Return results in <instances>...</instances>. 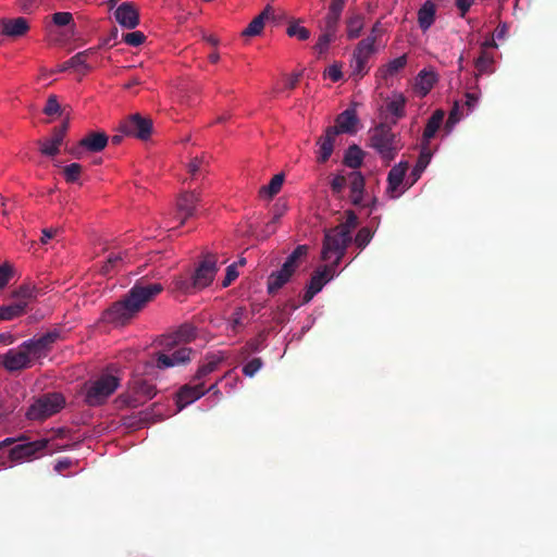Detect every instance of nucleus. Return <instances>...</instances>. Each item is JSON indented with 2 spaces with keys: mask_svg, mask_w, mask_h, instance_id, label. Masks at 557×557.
Listing matches in <instances>:
<instances>
[{
  "mask_svg": "<svg viewBox=\"0 0 557 557\" xmlns=\"http://www.w3.org/2000/svg\"><path fill=\"white\" fill-rule=\"evenodd\" d=\"M162 290L160 283H136L121 300L103 312V320L114 325H125Z\"/></svg>",
  "mask_w": 557,
  "mask_h": 557,
  "instance_id": "obj_1",
  "label": "nucleus"
},
{
  "mask_svg": "<svg viewBox=\"0 0 557 557\" xmlns=\"http://www.w3.org/2000/svg\"><path fill=\"white\" fill-rule=\"evenodd\" d=\"M369 147L388 164L397 157L404 145L400 136L392 131V125L381 122L369 131Z\"/></svg>",
  "mask_w": 557,
  "mask_h": 557,
  "instance_id": "obj_2",
  "label": "nucleus"
},
{
  "mask_svg": "<svg viewBox=\"0 0 557 557\" xmlns=\"http://www.w3.org/2000/svg\"><path fill=\"white\" fill-rule=\"evenodd\" d=\"M120 379L113 374H101L84 385V403L89 407H99L117 389Z\"/></svg>",
  "mask_w": 557,
  "mask_h": 557,
  "instance_id": "obj_3",
  "label": "nucleus"
},
{
  "mask_svg": "<svg viewBox=\"0 0 557 557\" xmlns=\"http://www.w3.org/2000/svg\"><path fill=\"white\" fill-rule=\"evenodd\" d=\"M216 257L208 255L199 262L190 278H180L176 281V287L184 292L190 293L191 289H202L209 286L218 271Z\"/></svg>",
  "mask_w": 557,
  "mask_h": 557,
  "instance_id": "obj_4",
  "label": "nucleus"
},
{
  "mask_svg": "<svg viewBox=\"0 0 557 557\" xmlns=\"http://www.w3.org/2000/svg\"><path fill=\"white\" fill-rule=\"evenodd\" d=\"M65 404V399L60 393H47L35 398L28 407L25 416L32 421H44L58 413Z\"/></svg>",
  "mask_w": 557,
  "mask_h": 557,
  "instance_id": "obj_5",
  "label": "nucleus"
},
{
  "mask_svg": "<svg viewBox=\"0 0 557 557\" xmlns=\"http://www.w3.org/2000/svg\"><path fill=\"white\" fill-rule=\"evenodd\" d=\"M156 394L157 388L153 384L143 377H135L129 382V392L121 394L115 401L119 407L136 408L153 398Z\"/></svg>",
  "mask_w": 557,
  "mask_h": 557,
  "instance_id": "obj_6",
  "label": "nucleus"
},
{
  "mask_svg": "<svg viewBox=\"0 0 557 557\" xmlns=\"http://www.w3.org/2000/svg\"><path fill=\"white\" fill-rule=\"evenodd\" d=\"M350 242L351 236H348L337 227L325 231L321 252L322 260L326 261L336 256L333 265H338Z\"/></svg>",
  "mask_w": 557,
  "mask_h": 557,
  "instance_id": "obj_7",
  "label": "nucleus"
},
{
  "mask_svg": "<svg viewBox=\"0 0 557 557\" xmlns=\"http://www.w3.org/2000/svg\"><path fill=\"white\" fill-rule=\"evenodd\" d=\"M376 37L374 35L368 36L360 40L354 50L352 60L350 63L351 76L359 79L362 78L368 72V62L370 57L374 53V44Z\"/></svg>",
  "mask_w": 557,
  "mask_h": 557,
  "instance_id": "obj_8",
  "label": "nucleus"
},
{
  "mask_svg": "<svg viewBox=\"0 0 557 557\" xmlns=\"http://www.w3.org/2000/svg\"><path fill=\"white\" fill-rule=\"evenodd\" d=\"M61 338V332L53 329L39 337H34L22 343V347L26 349L30 360L46 358L52 350L53 345Z\"/></svg>",
  "mask_w": 557,
  "mask_h": 557,
  "instance_id": "obj_9",
  "label": "nucleus"
},
{
  "mask_svg": "<svg viewBox=\"0 0 557 557\" xmlns=\"http://www.w3.org/2000/svg\"><path fill=\"white\" fill-rule=\"evenodd\" d=\"M48 444L49 440L47 438L16 444L10 449L9 458L14 462L30 461L42 456Z\"/></svg>",
  "mask_w": 557,
  "mask_h": 557,
  "instance_id": "obj_10",
  "label": "nucleus"
},
{
  "mask_svg": "<svg viewBox=\"0 0 557 557\" xmlns=\"http://www.w3.org/2000/svg\"><path fill=\"white\" fill-rule=\"evenodd\" d=\"M109 141V137L104 132L87 133L76 146L72 147L69 152L76 159H82L85 152H100Z\"/></svg>",
  "mask_w": 557,
  "mask_h": 557,
  "instance_id": "obj_11",
  "label": "nucleus"
},
{
  "mask_svg": "<svg viewBox=\"0 0 557 557\" xmlns=\"http://www.w3.org/2000/svg\"><path fill=\"white\" fill-rule=\"evenodd\" d=\"M152 125L151 119L135 113L121 123L120 131L124 135L133 136L140 140H147L152 133Z\"/></svg>",
  "mask_w": 557,
  "mask_h": 557,
  "instance_id": "obj_12",
  "label": "nucleus"
},
{
  "mask_svg": "<svg viewBox=\"0 0 557 557\" xmlns=\"http://www.w3.org/2000/svg\"><path fill=\"white\" fill-rule=\"evenodd\" d=\"M199 202L200 195L196 191H184L178 196L175 218L180 221V226L184 225L188 219L197 215Z\"/></svg>",
  "mask_w": 557,
  "mask_h": 557,
  "instance_id": "obj_13",
  "label": "nucleus"
},
{
  "mask_svg": "<svg viewBox=\"0 0 557 557\" xmlns=\"http://www.w3.org/2000/svg\"><path fill=\"white\" fill-rule=\"evenodd\" d=\"M0 364L9 372L21 371L32 367L33 362L22 344L17 348L9 349L0 355Z\"/></svg>",
  "mask_w": 557,
  "mask_h": 557,
  "instance_id": "obj_14",
  "label": "nucleus"
},
{
  "mask_svg": "<svg viewBox=\"0 0 557 557\" xmlns=\"http://www.w3.org/2000/svg\"><path fill=\"white\" fill-rule=\"evenodd\" d=\"M193 350L189 347L182 346L169 352H156V367L160 370L175 366L186 364L190 361Z\"/></svg>",
  "mask_w": 557,
  "mask_h": 557,
  "instance_id": "obj_15",
  "label": "nucleus"
},
{
  "mask_svg": "<svg viewBox=\"0 0 557 557\" xmlns=\"http://www.w3.org/2000/svg\"><path fill=\"white\" fill-rule=\"evenodd\" d=\"M69 126L70 121L66 117L60 126L53 128L51 138L38 143L40 152L48 157L57 156L60 152V146L64 140Z\"/></svg>",
  "mask_w": 557,
  "mask_h": 557,
  "instance_id": "obj_16",
  "label": "nucleus"
},
{
  "mask_svg": "<svg viewBox=\"0 0 557 557\" xmlns=\"http://www.w3.org/2000/svg\"><path fill=\"white\" fill-rule=\"evenodd\" d=\"M333 265H325L323 269L315 270L306 287L302 296V304H308L312 298L322 290L323 286L331 280Z\"/></svg>",
  "mask_w": 557,
  "mask_h": 557,
  "instance_id": "obj_17",
  "label": "nucleus"
},
{
  "mask_svg": "<svg viewBox=\"0 0 557 557\" xmlns=\"http://www.w3.org/2000/svg\"><path fill=\"white\" fill-rule=\"evenodd\" d=\"M29 28L28 20L23 16L0 20V34L4 37L12 39L21 38L28 33Z\"/></svg>",
  "mask_w": 557,
  "mask_h": 557,
  "instance_id": "obj_18",
  "label": "nucleus"
},
{
  "mask_svg": "<svg viewBox=\"0 0 557 557\" xmlns=\"http://www.w3.org/2000/svg\"><path fill=\"white\" fill-rule=\"evenodd\" d=\"M116 22L128 29L139 24V12L133 2H123L114 11Z\"/></svg>",
  "mask_w": 557,
  "mask_h": 557,
  "instance_id": "obj_19",
  "label": "nucleus"
},
{
  "mask_svg": "<svg viewBox=\"0 0 557 557\" xmlns=\"http://www.w3.org/2000/svg\"><path fill=\"white\" fill-rule=\"evenodd\" d=\"M338 136L336 127H326L324 134L317 140L319 147L317 151V161L325 163L334 151L335 139Z\"/></svg>",
  "mask_w": 557,
  "mask_h": 557,
  "instance_id": "obj_20",
  "label": "nucleus"
},
{
  "mask_svg": "<svg viewBox=\"0 0 557 557\" xmlns=\"http://www.w3.org/2000/svg\"><path fill=\"white\" fill-rule=\"evenodd\" d=\"M203 395H206V391L202 382H197L194 385H183L176 394V405L178 407V410H182L187 405L196 401Z\"/></svg>",
  "mask_w": 557,
  "mask_h": 557,
  "instance_id": "obj_21",
  "label": "nucleus"
},
{
  "mask_svg": "<svg viewBox=\"0 0 557 557\" xmlns=\"http://www.w3.org/2000/svg\"><path fill=\"white\" fill-rule=\"evenodd\" d=\"M131 261V255L128 250L124 251H112L109 253L106 262L100 269V273L104 276H111L117 271L122 270L126 263Z\"/></svg>",
  "mask_w": 557,
  "mask_h": 557,
  "instance_id": "obj_22",
  "label": "nucleus"
},
{
  "mask_svg": "<svg viewBox=\"0 0 557 557\" xmlns=\"http://www.w3.org/2000/svg\"><path fill=\"white\" fill-rule=\"evenodd\" d=\"M295 272L287 265H282L278 271L272 272L268 276L267 289L270 295L276 294L285 284H287Z\"/></svg>",
  "mask_w": 557,
  "mask_h": 557,
  "instance_id": "obj_23",
  "label": "nucleus"
},
{
  "mask_svg": "<svg viewBox=\"0 0 557 557\" xmlns=\"http://www.w3.org/2000/svg\"><path fill=\"white\" fill-rule=\"evenodd\" d=\"M270 18H274V10L271 5H267L263 11L242 32V36L253 37L260 35L263 30L265 21H269Z\"/></svg>",
  "mask_w": 557,
  "mask_h": 557,
  "instance_id": "obj_24",
  "label": "nucleus"
},
{
  "mask_svg": "<svg viewBox=\"0 0 557 557\" xmlns=\"http://www.w3.org/2000/svg\"><path fill=\"white\" fill-rule=\"evenodd\" d=\"M350 188V201L354 206H361L364 191V177L361 172L352 171L348 174L347 181Z\"/></svg>",
  "mask_w": 557,
  "mask_h": 557,
  "instance_id": "obj_25",
  "label": "nucleus"
},
{
  "mask_svg": "<svg viewBox=\"0 0 557 557\" xmlns=\"http://www.w3.org/2000/svg\"><path fill=\"white\" fill-rule=\"evenodd\" d=\"M357 123L358 117L356 111L352 109H346L336 116L335 125H332L331 127H336L338 135L341 133L352 134L356 132Z\"/></svg>",
  "mask_w": 557,
  "mask_h": 557,
  "instance_id": "obj_26",
  "label": "nucleus"
},
{
  "mask_svg": "<svg viewBox=\"0 0 557 557\" xmlns=\"http://www.w3.org/2000/svg\"><path fill=\"white\" fill-rule=\"evenodd\" d=\"M407 98L400 92H394L392 98L386 103V110L393 115L392 121L388 123L392 126L396 125L398 120L406 115Z\"/></svg>",
  "mask_w": 557,
  "mask_h": 557,
  "instance_id": "obj_27",
  "label": "nucleus"
},
{
  "mask_svg": "<svg viewBox=\"0 0 557 557\" xmlns=\"http://www.w3.org/2000/svg\"><path fill=\"white\" fill-rule=\"evenodd\" d=\"M445 116V112L443 110H436L433 112V114L430 116V119L426 122V125L423 131L422 135V147H430V140L435 136L437 131L440 129L443 120Z\"/></svg>",
  "mask_w": 557,
  "mask_h": 557,
  "instance_id": "obj_28",
  "label": "nucleus"
},
{
  "mask_svg": "<svg viewBox=\"0 0 557 557\" xmlns=\"http://www.w3.org/2000/svg\"><path fill=\"white\" fill-rule=\"evenodd\" d=\"M408 168L409 163L401 161L389 170L387 175V191L391 194V197H395L394 193L397 191L403 184Z\"/></svg>",
  "mask_w": 557,
  "mask_h": 557,
  "instance_id": "obj_29",
  "label": "nucleus"
},
{
  "mask_svg": "<svg viewBox=\"0 0 557 557\" xmlns=\"http://www.w3.org/2000/svg\"><path fill=\"white\" fill-rule=\"evenodd\" d=\"M321 29L322 34L319 36L318 41L313 47L314 51L319 55L324 54L327 51L330 44L335 40L338 26L323 23Z\"/></svg>",
  "mask_w": 557,
  "mask_h": 557,
  "instance_id": "obj_30",
  "label": "nucleus"
},
{
  "mask_svg": "<svg viewBox=\"0 0 557 557\" xmlns=\"http://www.w3.org/2000/svg\"><path fill=\"white\" fill-rule=\"evenodd\" d=\"M436 8L431 0H426L418 11V23L422 30L429 29L435 21Z\"/></svg>",
  "mask_w": 557,
  "mask_h": 557,
  "instance_id": "obj_31",
  "label": "nucleus"
},
{
  "mask_svg": "<svg viewBox=\"0 0 557 557\" xmlns=\"http://www.w3.org/2000/svg\"><path fill=\"white\" fill-rule=\"evenodd\" d=\"M27 309L26 300H17L14 304L0 307V321H10L23 315Z\"/></svg>",
  "mask_w": 557,
  "mask_h": 557,
  "instance_id": "obj_32",
  "label": "nucleus"
},
{
  "mask_svg": "<svg viewBox=\"0 0 557 557\" xmlns=\"http://www.w3.org/2000/svg\"><path fill=\"white\" fill-rule=\"evenodd\" d=\"M431 157L432 152L430 147L421 146L420 156L409 176L411 178V185L414 184L421 177V174L424 172V170L426 169L431 161Z\"/></svg>",
  "mask_w": 557,
  "mask_h": 557,
  "instance_id": "obj_33",
  "label": "nucleus"
},
{
  "mask_svg": "<svg viewBox=\"0 0 557 557\" xmlns=\"http://www.w3.org/2000/svg\"><path fill=\"white\" fill-rule=\"evenodd\" d=\"M346 0H331L323 23L338 26Z\"/></svg>",
  "mask_w": 557,
  "mask_h": 557,
  "instance_id": "obj_34",
  "label": "nucleus"
},
{
  "mask_svg": "<svg viewBox=\"0 0 557 557\" xmlns=\"http://www.w3.org/2000/svg\"><path fill=\"white\" fill-rule=\"evenodd\" d=\"M364 152L357 145H351L345 152L344 164L351 169H358L363 162Z\"/></svg>",
  "mask_w": 557,
  "mask_h": 557,
  "instance_id": "obj_35",
  "label": "nucleus"
},
{
  "mask_svg": "<svg viewBox=\"0 0 557 557\" xmlns=\"http://www.w3.org/2000/svg\"><path fill=\"white\" fill-rule=\"evenodd\" d=\"M436 81L437 78L434 72L422 70L417 77L416 87L422 96H425L433 88Z\"/></svg>",
  "mask_w": 557,
  "mask_h": 557,
  "instance_id": "obj_36",
  "label": "nucleus"
},
{
  "mask_svg": "<svg viewBox=\"0 0 557 557\" xmlns=\"http://www.w3.org/2000/svg\"><path fill=\"white\" fill-rule=\"evenodd\" d=\"M494 58L486 50H481L480 55L474 62L476 77L483 74H492L494 72Z\"/></svg>",
  "mask_w": 557,
  "mask_h": 557,
  "instance_id": "obj_37",
  "label": "nucleus"
},
{
  "mask_svg": "<svg viewBox=\"0 0 557 557\" xmlns=\"http://www.w3.org/2000/svg\"><path fill=\"white\" fill-rule=\"evenodd\" d=\"M96 53L95 48H89L84 51H81L70 58L65 63L63 69L67 67H84L86 71H90V66L87 64V60L90 55Z\"/></svg>",
  "mask_w": 557,
  "mask_h": 557,
  "instance_id": "obj_38",
  "label": "nucleus"
},
{
  "mask_svg": "<svg viewBox=\"0 0 557 557\" xmlns=\"http://www.w3.org/2000/svg\"><path fill=\"white\" fill-rule=\"evenodd\" d=\"M364 26V17L362 14H354L346 21L347 37L356 39L361 35Z\"/></svg>",
  "mask_w": 557,
  "mask_h": 557,
  "instance_id": "obj_39",
  "label": "nucleus"
},
{
  "mask_svg": "<svg viewBox=\"0 0 557 557\" xmlns=\"http://www.w3.org/2000/svg\"><path fill=\"white\" fill-rule=\"evenodd\" d=\"M284 178L285 176L283 173L275 174L268 185H264L259 189L260 197H274L281 190Z\"/></svg>",
  "mask_w": 557,
  "mask_h": 557,
  "instance_id": "obj_40",
  "label": "nucleus"
},
{
  "mask_svg": "<svg viewBox=\"0 0 557 557\" xmlns=\"http://www.w3.org/2000/svg\"><path fill=\"white\" fill-rule=\"evenodd\" d=\"M407 65V55L403 54L392 61H389L385 66H383L380 72L383 78H387L388 76L396 75L400 70H403Z\"/></svg>",
  "mask_w": 557,
  "mask_h": 557,
  "instance_id": "obj_41",
  "label": "nucleus"
},
{
  "mask_svg": "<svg viewBox=\"0 0 557 557\" xmlns=\"http://www.w3.org/2000/svg\"><path fill=\"white\" fill-rule=\"evenodd\" d=\"M39 294L40 289H38L36 286L24 284L13 293V297L17 300H26L28 305L29 301L36 299Z\"/></svg>",
  "mask_w": 557,
  "mask_h": 557,
  "instance_id": "obj_42",
  "label": "nucleus"
},
{
  "mask_svg": "<svg viewBox=\"0 0 557 557\" xmlns=\"http://www.w3.org/2000/svg\"><path fill=\"white\" fill-rule=\"evenodd\" d=\"M308 250L309 248L307 245L297 246L286 258L283 264L287 265V268L293 269V271L296 272L297 268L299 267L300 259L307 256Z\"/></svg>",
  "mask_w": 557,
  "mask_h": 557,
  "instance_id": "obj_43",
  "label": "nucleus"
},
{
  "mask_svg": "<svg viewBox=\"0 0 557 557\" xmlns=\"http://www.w3.org/2000/svg\"><path fill=\"white\" fill-rule=\"evenodd\" d=\"M64 180L69 184L77 183L83 173V166L79 163H71L62 170Z\"/></svg>",
  "mask_w": 557,
  "mask_h": 557,
  "instance_id": "obj_44",
  "label": "nucleus"
},
{
  "mask_svg": "<svg viewBox=\"0 0 557 557\" xmlns=\"http://www.w3.org/2000/svg\"><path fill=\"white\" fill-rule=\"evenodd\" d=\"M286 34L289 37H296L300 41H306L310 38V32L304 26H300L298 22L293 21L288 24Z\"/></svg>",
  "mask_w": 557,
  "mask_h": 557,
  "instance_id": "obj_45",
  "label": "nucleus"
},
{
  "mask_svg": "<svg viewBox=\"0 0 557 557\" xmlns=\"http://www.w3.org/2000/svg\"><path fill=\"white\" fill-rule=\"evenodd\" d=\"M244 313H245V308H243V307H237L234 310V312L232 313V315L230 318V326L234 333H238L240 330L244 329V326H245V323L243 321Z\"/></svg>",
  "mask_w": 557,
  "mask_h": 557,
  "instance_id": "obj_46",
  "label": "nucleus"
},
{
  "mask_svg": "<svg viewBox=\"0 0 557 557\" xmlns=\"http://www.w3.org/2000/svg\"><path fill=\"white\" fill-rule=\"evenodd\" d=\"M181 342L176 337L175 333L171 335H163L159 342L158 345L161 347V350L159 352H169L172 350H175L174 348L180 344Z\"/></svg>",
  "mask_w": 557,
  "mask_h": 557,
  "instance_id": "obj_47",
  "label": "nucleus"
},
{
  "mask_svg": "<svg viewBox=\"0 0 557 557\" xmlns=\"http://www.w3.org/2000/svg\"><path fill=\"white\" fill-rule=\"evenodd\" d=\"M358 224V218L355 214L354 211L349 210L346 212V221L336 227L347 234L348 236H351V231L357 226Z\"/></svg>",
  "mask_w": 557,
  "mask_h": 557,
  "instance_id": "obj_48",
  "label": "nucleus"
},
{
  "mask_svg": "<svg viewBox=\"0 0 557 557\" xmlns=\"http://www.w3.org/2000/svg\"><path fill=\"white\" fill-rule=\"evenodd\" d=\"M176 337L180 342H190L196 337V327L191 324H183L180 326V329L175 332Z\"/></svg>",
  "mask_w": 557,
  "mask_h": 557,
  "instance_id": "obj_49",
  "label": "nucleus"
},
{
  "mask_svg": "<svg viewBox=\"0 0 557 557\" xmlns=\"http://www.w3.org/2000/svg\"><path fill=\"white\" fill-rule=\"evenodd\" d=\"M218 364H219L218 360H211V361H208L207 363L200 366L194 376V381L201 382V380L203 377H206L207 375H209L210 373H212L213 371L216 370Z\"/></svg>",
  "mask_w": 557,
  "mask_h": 557,
  "instance_id": "obj_50",
  "label": "nucleus"
},
{
  "mask_svg": "<svg viewBox=\"0 0 557 557\" xmlns=\"http://www.w3.org/2000/svg\"><path fill=\"white\" fill-rule=\"evenodd\" d=\"M373 232L369 227H361L356 237H355V244L358 248L363 249L372 239Z\"/></svg>",
  "mask_w": 557,
  "mask_h": 557,
  "instance_id": "obj_51",
  "label": "nucleus"
},
{
  "mask_svg": "<svg viewBox=\"0 0 557 557\" xmlns=\"http://www.w3.org/2000/svg\"><path fill=\"white\" fill-rule=\"evenodd\" d=\"M122 39L128 46L138 47L145 41L146 36L141 32L137 30V32L123 34Z\"/></svg>",
  "mask_w": 557,
  "mask_h": 557,
  "instance_id": "obj_52",
  "label": "nucleus"
},
{
  "mask_svg": "<svg viewBox=\"0 0 557 557\" xmlns=\"http://www.w3.org/2000/svg\"><path fill=\"white\" fill-rule=\"evenodd\" d=\"M263 366L262 359L259 357L252 358L243 367V373L246 376H253Z\"/></svg>",
  "mask_w": 557,
  "mask_h": 557,
  "instance_id": "obj_53",
  "label": "nucleus"
},
{
  "mask_svg": "<svg viewBox=\"0 0 557 557\" xmlns=\"http://www.w3.org/2000/svg\"><path fill=\"white\" fill-rule=\"evenodd\" d=\"M44 113L46 115H54L61 114V107L59 104L58 98L55 95H50L47 99L46 106L44 108Z\"/></svg>",
  "mask_w": 557,
  "mask_h": 557,
  "instance_id": "obj_54",
  "label": "nucleus"
},
{
  "mask_svg": "<svg viewBox=\"0 0 557 557\" xmlns=\"http://www.w3.org/2000/svg\"><path fill=\"white\" fill-rule=\"evenodd\" d=\"M51 18L53 24L57 26H67L71 24L74 26L73 15L70 12H57L52 14Z\"/></svg>",
  "mask_w": 557,
  "mask_h": 557,
  "instance_id": "obj_55",
  "label": "nucleus"
},
{
  "mask_svg": "<svg viewBox=\"0 0 557 557\" xmlns=\"http://www.w3.org/2000/svg\"><path fill=\"white\" fill-rule=\"evenodd\" d=\"M347 181L348 176L335 175L330 183L332 193L336 196L341 195L347 185Z\"/></svg>",
  "mask_w": 557,
  "mask_h": 557,
  "instance_id": "obj_56",
  "label": "nucleus"
},
{
  "mask_svg": "<svg viewBox=\"0 0 557 557\" xmlns=\"http://www.w3.org/2000/svg\"><path fill=\"white\" fill-rule=\"evenodd\" d=\"M324 76H327L332 82H338L343 77L342 65L339 63H333L324 71Z\"/></svg>",
  "mask_w": 557,
  "mask_h": 557,
  "instance_id": "obj_57",
  "label": "nucleus"
},
{
  "mask_svg": "<svg viewBox=\"0 0 557 557\" xmlns=\"http://www.w3.org/2000/svg\"><path fill=\"white\" fill-rule=\"evenodd\" d=\"M459 104L458 102H455L454 108L449 112L445 128L449 132L455 126V124L459 122Z\"/></svg>",
  "mask_w": 557,
  "mask_h": 557,
  "instance_id": "obj_58",
  "label": "nucleus"
},
{
  "mask_svg": "<svg viewBox=\"0 0 557 557\" xmlns=\"http://www.w3.org/2000/svg\"><path fill=\"white\" fill-rule=\"evenodd\" d=\"M12 268L8 263L0 265V289H2L10 281Z\"/></svg>",
  "mask_w": 557,
  "mask_h": 557,
  "instance_id": "obj_59",
  "label": "nucleus"
},
{
  "mask_svg": "<svg viewBox=\"0 0 557 557\" xmlns=\"http://www.w3.org/2000/svg\"><path fill=\"white\" fill-rule=\"evenodd\" d=\"M203 163H205V160H203L202 157L201 158H199V157L193 158L190 160V162L188 163V166H187L188 173L193 177H195L198 174V172H200L201 166H202Z\"/></svg>",
  "mask_w": 557,
  "mask_h": 557,
  "instance_id": "obj_60",
  "label": "nucleus"
},
{
  "mask_svg": "<svg viewBox=\"0 0 557 557\" xmlns=\"http://www.w3.org/2000/svg\"><path fill=\"white\" fill-rule=\"evenodd\" d=\"M238 276V272L236 270V265L235 264H231L226 268V274H225V277L222 282V286L223 287H227L228 285H231L233 283V281H235Z\"/></svg>",
  "mask_w": 557,
  "mask_h": 557,
  "instance_id": "obj_61",
  "label": "nucleus"
},
{
  "mask_svg": "<svg viewBox=\"0 0 557 557\" xmlns=\"http://www.w3.org/2000/svg\"><path fill=\"white\" fill-rule=\"evenodd\" d=\"M456 7L460 11V16L465 17L467 12L470 10L471 5L473 4L474 0H455Z\"/></svg>",
  "mask_w": 557,
  "mask_h": 557,
  "instance_id": "obj_62",
  "label": "nucleus"
},
{
  "mask_svg": "<svg viewBox=\"0 0 557 557\" xmlns=\"http://www.w3.org/2000/svg\"><path fill=\"white\" fill-rule=\"evenodd\" d=\"M479 97H480V91H473V92L468 91L466 94V98H467L466 106L468 107L469 110H472L476 106V103L479 101Z\"/></svg>",
  "mask_w": 557,
  "mask_h": 557,
  "instance_id": "obj_63",
  "label": "nucleus"
},
{
  "mask_svg": "<svg viewBox=\"0 0 557 557\" xmlns=\"http://www.w3.org/2000/svg\"><path fill=\"white\" fill-rule=\"evenodd\" d=\"M264 341L263 334H259L257 338H253L247 343V348L251 352H256L260 349L261 343Z\"/></svg>",
  "mask_w": 557,
  "mask_h": 557,
  "instance_id": "obj_64",
  "label": "nucleus"
}]
</instances>
